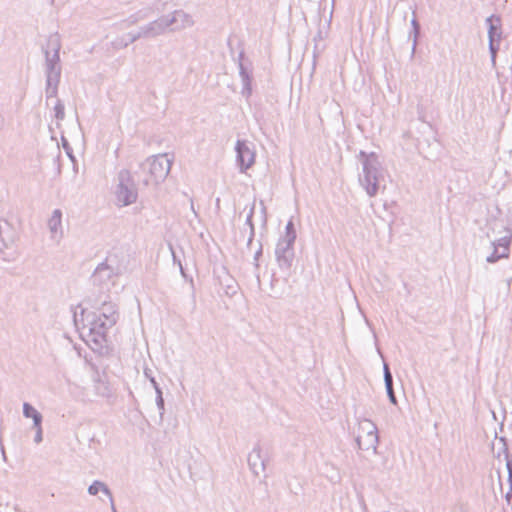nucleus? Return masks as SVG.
<instances>
[{"label":"nucleus","instance_id":"nucleus-1","mask_svg":"<svg viewBox=\"0 0 512 512\" xmlns=\"http://www.w3.org/2000/svg\"><path fill=\"white\" fill-rule=\"evenodd\" d=\"M61 49V41L59 34H51L47 40V44L43 47L45 54V75H46V98H54L58 93V85L61 78V64L59 51Z\"/></svg>","mask_w":512,"mask_h":512},{"label":"nucleus","instance_id":"nucleus-2","mask_svg":"<svg viewBox=\"0 0 512 512\" xmlns=\"http://www.w3.org/2000/svg\"><path fill=\"white\" fill-rule=\"evenodd\" d=\"M362 163V173L359 175V184L363 187L369 197H375L378 193L383 170L375 153L367 154L364 151L359 153Z\"/></svg>","mask_w":512,"mask_h":512},{"label":"nucleus","instance_id":"nucleus-3","mask_svg":"<svg viewBox=\"0 0 512 512\" xmlns=\"http://www.w3.org/2000/svg\"><path fill=\"white\" fill-rule=\"evenodd\" d=\"M194 25L192 16L183 10H176L170 14L163 15L150 23L148 32H159L168 30L177 32L180 30L191 29Z\"/></svg>","mask_w":512,"mask_h":512},{"label":"nucleus","instance_id":"nucleus-4","mask_svg":"<svg viewBox=\"0 0 512 512\" xmlns=\"http://www.w3.org/2000/svg\"><path fill=\"white\" fill-rule=\"evenodd\" d=\"M171 165L172 160L168 157V154H159L148 158L141 164L143 172L148 174L143 178V184L147 186L151 183L157 184L163 181L169 174Z\"/></svg>","mask_w":512,"mask_h":512},{"label":"nucleus","instance_id":"nucleus-5","mask_svg":"<svg viewBox=\"0 0 512 512\" xmlns=\"http://www.w3.org/2000/svg\"><path fill=\"white\" fill-rule=\"evenodd\" d=\"M82 321V334L87 332L89 341H92L96 345L100 346L103 342L106 341L107 331L114 326L108 325V321H105V319L101 318V316H97L96 313L87 315L85 319H82Z\"/></svg>","mask_w":512,"mask_h":512},{"label":"nucleus","instance_id":"nucleus-6","mask_svg":"<svg viewBox=\"0 0 512 512\" xmlns=\"http://www.w3.org/2000/svg\"><path fill=\"white\" fill-rule=\"evenodd\" d=\"M378 442L377 426L369 419L364 418L360 420L358 423V434L356 436L358 448L363 451L371 450L376 454Z\"/></svg>","mask_w":512,"mask_h":512},{"label":"nucleus","instance_id":"nucleus-7","mask_svg":"<svg viewBox=\"0 0 512 512\" xmlns=\"http://www.w3.org/2000/svg\"><path fill=\"white\" fill-rule=\"evenodd\" d=\"M116 199L122 206H128L137 200V188L129 170L122 169L118 173Z\"/></svg>","mask_w":512,"mask_h":512},{"label":"nucleus","instance_id":"nucleus-8","mask_svg":"<svg viewBox=\"0 0 512 512\" xmlns=\"http://www.w3.org/2000/svg\"><path fill=\"white\" fill-rule=\"evenodd\" d=\"M236 160L240 167V171L246 172L255 162V152L253 144H249L245 140H237L235 145Z\"/></svg>","mask_w":512,"mask_h":512},{"label":"nucleus","instance_id":"nucleus-9","mask_svg":"<svg viewBox=\"0 0 512 512\" xmlns=\"http://www.w3.org/2000/svg\"><path fill=\"white\" fill-rule=\"evenodd\" d=\"M294 242L295 241L279 239L276 245V260L281 269L288 270L292 265L294 259Z\"/></svg>","mask_w":512,"mask_h":512},{"label":"nucleus","instance_id":"nucleus-10","mask_svg":"<svg viewBox=\"0 0 512 512\" xmlns=\"http://www.w3.org/2000/svg\"><path fill=\"white\" fill-rule=\"evenodd\" d=\"M17 239L14 226L6 219H0V251L12 246Z\"/></svg>","mask_w":512,"mask_h":512},{"label":"nucleus","instance_id":"nucleus-11","mask_svg":"<svg viewBox=\"0 0 512 512\" xmlns=\"http://www.w3.org/2000/svg\"><path fill=\"white\" fill-rule=\"evenodd\" d=\"M116 275L113 267L108 265L107 262H102L96 267L92 275V280L94 284L102 286L106 285Z\"/></svg>","mask_w":512,"mask_h":512},{"label":"nucleus","instance_id":"nucleus-12","mask_svg":"<svg viewBox=\"0 0 512 512\" xmlns=\"http://www.w3.org/2000/svg\"><path fill=\"white\" fill-rule=\"evenodd\" d=\"M248 465L251 472L258 476L261 472L266 469V460L261 455V448L256 445L248 455Z\"/></svg>","mask_w":512,"mask_h":512},{"label":"nucleus","instance_id":"nucleus-13","mask_svg":"<svg viewBox=\"0 0 512 512\" xmlns=\"http://www.w3.org/2000/svg\"><path fill=\"white\" fill-rule=\"evenodd\" d=\"M238 68H239V75L242 80L243 88H242V95L249 97L252 92L251 88V73L250 70L245 66L244 64V51H240L238 55Z\"/></svg>","mask_w":512,"mask_h":512},{"label":"nucleus","instance_id":"nucleus-14","mask_svg":"<svg viewBox=\"0 0 512 512\" xmlns=\"http://www.w3.org/2000/svg\"><path fill=\"white\" fill-rule=\"evenodd\" d=\"M97 316H101L105 321H108V325H115L119 319L118 308L113 302L104 301L98 309Z\"/></svg>","mask_w":512,"mask_h":512},{"label":"nucleus","instance_id":"nucleus-15","mask_svg":"<svg viewBox=\"0 0 512 512\" xmlns=\"http://www.w3.org/2000/svg\"><path fill=\"white\" fill-rule=\"evenodd\" d=\"M61 227H62V212L60 209H55L52 212V215L48 220V228H49L50 232L52 233L53 237L59 231H60V234H62Z\"/></svg>","mask_w":512,"mask_h":512},{"label":"nucleus","instance_id":"nucleus-16","mask_svg":"<svg viewBox=\"0 0 512 512\" xmlns=\"http://www.w3.org/2000/svg\"><path fill=\"white\" fill-rule=\"evenodd\" d=\"M23 415L25 418H31L33 420V426L42 425V414L37 411L30 403L25 402L23 404Z\"/></svg>","mask_w":512,"mask_h":512},{"label":"nucleus","instance_id":"nucleus-17","mask_svg":"<svg viewBox=\"0 0 512 512\" xmlns=\"http://www.w3.org/2000/svg\"><path fill=\"white\" fill-rule=\"evenodd\" d=\"M99 492H103L109 499L110 502H113V495L109 487L102 481L95 480L89 487L88 493L90 495H97Z\"/></svg>","mask_w":512,"mask_h":512},{"label":"nucleus","instance_id":"nucleus-18","mask_svg":"<svg viewBox=\"0 0 512 512\" xmlns=\"http://www.w3.org/2000/svg\"><path fill=\"white\" fill-rule=\"evenodd\" d=\"M140 34L133 35V34H126V35H116L115 39L111 41V44L113 48L115 49H122L126 46H128L130 43H133L139 38Z\"/></svg>","mask_w":512,"mask_h":512},{"label":"nucleus","instance_id":"nucleus-19","mask_svg":"<svg viewBox=\"0 0 512 512\" xmlns=\"http://www.w3.org/2000/svg\"><path fill=\"white\" fill-rule=\"evenodd\" d=\"M507 233V235L492 242L493 247L497 246L499 249H503V252H501V256H508L512 233L509 230H507Z\"/></svg>","mask_w":512,"mask_h":512},{"label":"nucleus","instance_id":"nucleus-20","mask_svg":"<svg viewBox=\"0 0 512 512\" xmlns=\"http://www.w3.org/2000/svg\"><path fill=\"white\" fill-rule=\"evenodd\" d=\"M489 36V51L491 54V61L495 64L496 54L499 50V42L501 40L502 34H488Z\"/></svg>","mask_w":512,"mask_h":512},{"label":"nucleus","instance_id":"nucleus-21","mask_svg":"<svg viewBox=\"0 0 512 512\" xmlns=\"http://www.w3.org/2000/svg\"><path fill=\"white\" fill-rule=\"evenodd\" d=\"M254 209H255V204L253 203L249 210L247 218H246V224L249 226V238L247 240L248 247L252 244V241H253L254 235H255V227H254L253 220H252L253 215H254Z\"/></svg>","mask_w":512,"mask_h":512},{"label":"nucleus","instance_id":"nucleus-22","mask_svg":"<svg viewBox=\"0 0 512 512\" xmlns=\"http://www.w3.org/2000/svg\"><path fill=\"white\" fill-rule=\"evenodd\" d=\"M95 391L97 395H100L102 397H110L111 396V390L108 386V384L104 381L98 380L95 384Z\"/></svg>","mask_w":512,"mask_h":512},{"label":"nucleus","instance_id":"nucleus-23","mask_svg":"<svg viewBox=\"0 0 512 512\" xmlns=\"http://www.w3.org/2000/svg\"><path fill=\"white\" fill-rule=\"evenodd\" d=\"M498 440H499V447H498V450H497L495 456L497 458H500L501 455H504V457L506 459L509 457V449H508L507 440L505 437H499Z\"/></svg>","mask_w":512,"mask_h":512},{"label":"nucleus","instance_id":"nucleus-24","mask_svg":"<svg viewBox=\"0 0 512 512\" xmlns=\"http://www.w3.org/2000/svg\"><path fill=\"white\" fill-rule=\"evenodd\" d=\"M281 239L290 241L296 240V230L292 220L288 221V223L286 224L285 235Z\"/></svg>","mask_w":512,"mask_h":512},{"label":"nucleus","instance_id":"nucleus-25","mask_svg":"<svg viewBox=\"0 0 512 512\" xmlns=\"http://www.w3.org/2000/svg\"><path fill=\"white\" fill-rule=\"evenodd\" d=\"M155 392H156V405L160 411V417L162 418L163 414H164V398L162 395V390H161V388H157V390Z\"/></svg>","mask_w":512,"mask_h":512},{"label":"nucleus","instance_id":"nucleus-26","mask_svg":"<svg viewBox=\"0 0 512 512\" xmlns=\"http://www.w3.org/2000/svg\"><path fill=\"white\" fill-rule=\"evenodd\" d=\"M494 250L492 252L491 255H489L487 258H486V261L489 262V263H495L497 262L498 260L500 259H503V258H507L508 256H501V252H500V249L495 246L493 247Z\"/></svg>","mask_w":512,"mask_h":512},{"label":"nucleus","instance_id":"nucleus-27","mask_svg":"<svg viewBox=\"0 0 512 512\" xmlns=\"http://www.w3.org/2000/svg\"><path fill=\"white\" fill-rule=\"evenodd\" d=\"M500 23L499 18L491 16L486 19V24L488 25V32H496L498 29V25Z\"/></svg>","mask_w":512,"mask_h":512},{"label":"nucleus","instance_id":"nucleus-28","mask_svg":"<svg viewBox=\"0 0 512 512\" xmlns=\"http://www.w3.org/2000/svg\"><path fill=\"white\" fill-rule=\"evenodd\" d=\"M383 374H384V383L385 385H391L393 384V376L390 371V368L387 363L384 362L383 364Z\"/></svg>","mask_w":512,"mask_h":512},{"label":"nucleus","instance_id":"nucleus-29","mask_svg":"<svg viewBox=\"0 0 512 512\" xmlns=\"http://www.w3.org/2000/svg\"><path fill=\"white\" fill-rule=\"evenodd\" d=\"M54 110H55V117L58 120H63L65 117L64 105L62 104V102L60 100H57Z\"/></svg>","mask_w":512,"mask_h":512},{"label":"nucleus","instance_id":"nucleus-30","mask_svg":"<svg viewBox=\"0 0 512 512\" xmlns=\"http://www.w3.org/2000/svg\"><path fill=\"white\" fill-rule=\"evenodd\" d=\"M385 389H386V392H387V396L389 398V401L396 405L397 404V398L395 396V392H394V388H393V384L391 385H385Z\"/></svg>","mask_w":512,"mask_h":512},{"label":"nucleus","instance_id":"nucleus-31","mask_svg":"<svg viewBox=\"0 0 512 512\" xmlns=\"http://www.w3.org/2000/svg\"><path fill=\"white\" fill-rule=\"evenodd\" d=\"M324 17H325L324 22H320V24H319L318 32H322L323 30L329 29L330 21L332 18V11L329 12L328 18L326 16H324Z\"/></svg>","mask_w":512,"mask_h":512},{"label":"nucleus","instance_id":"nucleus-32","mask_svg":"<svg viewBox=\"0 0 512 512\" xmlns=\"http://www.w3.org/2000/svg\"><path fill=\"white\" fill-rule=\"evenodd\" d=\"M144 374L146 376V378L149 379L150 383L152 384L153 388L155 389V391L157 390V388H160L159 387V384L157 383L156 379L153 377L152 375V371L150 369H145L144 370Z\"/></svg>","mask_w":512,"mask_h":512},{"label":"nucleus","instance_id":"nucleus-33","mask_svg":"<svg viewBox=\"0 0 512 512\" xmlns=\"http://www.w3.org/2000/svg\"><path fill=\"white\" fill-rule=\"evenodd\" d=\"M262 252H263V247H262V243L259 242L258 243V249L256 250L255 254H254V266H255V269L256 271L258 270L259 268V258L260 256L262 255Z\"/></svg>","mask_w":512,"mask_h":512},{"label":"nucleus","instance_id":"nucleus-34","mask_svg":"<svg viewBox=\"0 0 512 512\" xmlns=\"http://www.w3.org/2000/svg\"><path fill=\"white\" fill-rule=\"evenodd\" d=\"M33 428L36 430V434H35V437H34V441L35 443H40L43 439L42 437V426H33Z\"/></svg>","mask_w":512,"mask_h":512},{"label":"nucleus","instance_id":"nucleus-35","mask_svg":"<svg viewBox=\"0 0 512 512\" xmlns=\"http://www.w3.org/2000/svg\"><path fill=\"white\" fill-rule=\"evenodd\" d=\"M420 35H421V34L414 33V34H413V37H411V36H412V34H409V36H408V41L412 40V42H413V43H412V52H413V53H414V51H415L416 44H417V40H418V37H419Z\"/></svg>","mask_w":512,"mask_h":512},{"label":"nucleus","instance_id":"nucleus-36","mask_svg":"<svg viewBox=\"0 0 512 512\" xmlns=\"http://www.w3.org/2000/svg\"><path fill=\"white\" fill-rule=\"evenodd\" d=\"M506 468L508 471V478H512V458H506Z\"/></svg>","mask_w":512,"mask_h":512},{"label":"nucleus","instance_id":"nucleus-37","mask_svg":"<svg viewBox=\"0 0 512 512\" xmlns=\"http://www.w3.org/2000/svg\"><path fill=\"white\" fill-rule=\"evenodd\" d=\"M226 293H227V294H234V293H236V286H235V285L228 284V285H227Z\"/></svg>","mask_w":512,"mask_h":512},{"label":"nucleus","instance_id":"nucleus-38","mask_svg":"<svg viewBox=\"0 0 512 512\" xmlns=\"http://www.w3.org/2000/svg\"><path fill=\"white\" fill-rule=\"evenodd\" d=\"M255 282H256L257 288L261 289V280H260V275L258 273H255Z\"/></svg>","mask_w":512,"mask_h":512},{"label":"nucleus","instance_id":"nucleus-39","mask_svg":"<svg viewBox=\"0 0 512 512\" xmlns=\"http://www.w3.org/2000/svg\"><path fill=\"white\" fill-rule=\"evenodd\" d=\"M412 24H413V26H414L415 32H418V30H419V25L417 24V22H416V20H415V19H413V20H412Z\"/></svg>","mask_w":512,"mask_h":512},{"label":"nucleus","instance_id":"nucleus-40","mask_svg":"<svg viewBox=\"0 0 512 512\" xmlns=\"http://www.w3.org/2000/svg\"><path fill=\"white\" fill-rule=\"evenodd\" d=\"M62 141H63V147H64L66 150L70 149V148H69V144H68L67 140H66V139H64V138H62Z\"/></svg>","mask_w":512,"mask_h":512},{"label":"nucleus","instance_id":"nucleus-41","mask_svg":"<svg viewBox=\"0 0 512 512\" xmlns=\"http://www.w3.org/2000/svg\"><path fill=\"white\" fill-rule=\"evenodd\" d=\"M191 211H193V213L197 216V213L194 209V204H193V200H191Z\"/></svg>","mask_w":512,"mask_h":512},{"label":"nucleus","instance_id":"nucleus-42","mask_svg":"<svg viewBox=\"0 0 512 512\" xmlns=\"http://www.w3.org/2000/svg\"><path fill=\"white\" fill-rule=\"evenodd\" d=\"M111 504V509H112V512H117L116 508H115V505H114V501L113 502H110Z\"/></svg>","mask_w":512,"mask_h":512},{"label":"nucleus","instance_id":"nucleus-43","mask_svg":"<svg viewBox=\"0 0 512 512\" xmlns=\"http://www.w3.org/2000/svg\"><path fill=\"white\" fill-rule=\"evenodd\" d=\"M318 38L322 39V34L321 33L317 34V36L314 38V41L316 42Z\"/></svg>","mask_w":512,"mask_h":512},{"label":"nucleus","instance_id":"nucleus-44","mask_svg":"<svg viewBox=\"0 0 512 512\" xmlns=\"http://www.w3.org/2000/svg\"><path fill=\"white\" fill-rule=\"evenodd\" d=\"M66 152H67L68 156H69L72 160H74V157H73V155H72V152H70V151H69V149H68V150H66Z\"/></svg>","mask_w":512,"mask_h":512},{"label":"nucleus","instance_id":"nucleus-45","mask_svg":"<svg viewBox=\"0 0 512 512\" xmlns=\"http://www.w3.org/2000/svg\"><path fill=\"white\" fill-rule=\"evenodd\" d=\"M261 205H262V212L265 214L266 213V207L264 206V203L261 201Z\"/></svg>","mask_w":512,"mask_h":512},{"label":"nucleus","instance_id":"nucleus-46","mask_svg":"<svg viewBox=\"0 0 512 512\" xmlns=\"http://www.w3.org/2000/svg\"><path fill=\"white\" fill-rule=\"evenodd\" d=\"M219 204H220V199H219V198H217V199H216V206H217V208H219Z\"/></svg>","mask_w":512,"mask_h":512}]
</instances>
